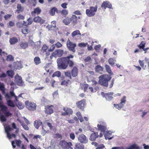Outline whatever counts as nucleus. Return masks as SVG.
<instances>
[{"label":"nucleus","mask_w":149,"mask_h":149,"mask_svg":"<svg viewBox=\"0 0 149 149\" xmlns=\"http://www.w3.org/2000/svg\"><path fill=\"white\" fill-rule=\"evenodd\" d=\"M71 73L72 77H75L77 76L78 74V69L76 67H74L73 68Z\"/></svg>","instance_id":"nucleus-25"},{"label":"nucleus","mask_w":149,"mask_h":149,"mask_svg":"<svg viewBox=\"0 0 149 149\" xmlns=\"http://www.w3.org/2000/svg\"><path fill=\"white\" fill-rule=\"evenodd\" d=\"M103 68L100 65H97L95 68V70L97 72H100L103 71Z\"/></svg>","instance_id":"nucleus-36"},{"label":"nucleus","mask_w":149,"mask_h":149,"mask_svg":"<svg viewBox=\"0 0 149 149\" xmlns=\"http://www.w3.org/2000/svg\"><path fill=\"white\" fill-rule=\"evenodd\" d=\"M56 47L57 48H59L61 47L63 45L60 42H58L55 44Z\"/></svg>","instance_id":"nucleus-59"},{"label":"nucleus","mask_w":149,"mask_h":149,"mask_svg":"<svg viewBox=\"0 0 149 149\" xmlns=\"http://www.w3.org/2000/svg\"><path fill=\"white\" fill-rule=\"evenodd\" d=\"M144 60L146 63L147 65V68L148 71H149V58H145Z\"/></svg>","instance_id":"nucleus-57"},{"label":"nucleus","mask_w":149,"mask_h":149,"mask_svg":"<svg viewBox=\"0 0 149 149\" xmlns=\"http://www.w3.org/2000/svg\"><path fill=\"white\" fill-rule=\"evenodd\" d=\"M42 124V123L40 120H36L34 122V126L37 129H38L40 126Z\"/></svg>","instance_id":"nucleus-28"},{"label":"nucleus","mask_w":149,"mask_h":149,"mask_svg":"<svg viewBox=\"0 0 149 149\" xmlns=\"http://www.w3.org/2000/svg\"><path fill=\"white\" fill-rule=\"evenodd\" d=\"M97 10V7L91 6L89 9H87L86 10V14L89 17H92L94 16L95 14V13Z\"/></svg>","instance_id":"nucleus-7"},{"label":"nucleus","mask_w":149,"mask_h":149,"mask_svg":"<svg viewBox=\"0 0 149 149\" xmlns=\"http://www.w3.org/2000/svg\"><path fill=\"white\" fill-rule=\"evenodd\" d=\"M73 149H84V146L80 143H77L75 144Z\"/></svg>","instance_id":"nucleus-27"},{"label":"nucleus","mask_w":149,"mask_h":149,"mask_svg":"<svg viewBox=\"0 0 149 149\" xmlns=\"http://www.w3.org/2000/svg\"><path fill=\"white\" fill-rule=\"evenodd\" d=\"M20 46L21 49H25L28 47V43L27 42H22L20 43Z\"/></svg>","instance_id":"nucleus-32"},{"label":"nucleus","mask_w":149,"mask_h":149,"mask_svg":"<svg viewBox=\"0 0 149 149\" xmlns=\"http://www.w3.org/2000/svg\"><path fill=\"white\" fill-rule=\"evenodd\" d=\"M76 105L77 107L79 109L84 110L86 105V100L83 99L76 102Z\"/></svg>","instance_id":"nucleus-9"},{"label":"nucleus","mask_w":149,"mask_h":149,"mask_svg":"<svg viewBox=\"0 0 149 149\" xmlns=\"http://www.w3.org/2000/svg\"><path fill=\"white\" fill-rule=\"evenodd\" d=\"M74 57V56L70 55L66 57H61L57 60L58 67L60 69H65L68 66V65L70 67H73L74 64L73 60L70 59Z\"/></svg>","instance_id":"nucleus-1"},{"label":"nucleus","mask_w":149,"mask_h":149,"mask_svg":"<svg viewBox=\"0 0 149 149\" xmlns=\"http://www.w3.org/2000/svg\"><path fill=\"white\" fill-rule=\"evenodd\" d=\"M33 21L34 22L40 23L42 24L44 23L45 20L38 16L34 17L33 19Z\"/></svg>","instance_id":"nucleus-21"},{"label":"nucleus","mask_w":149,"mask_h":149,"mask_svg":"<svg viewBox=\"0 0 149 149\" xmlns=\"http://www.w3.org/2000/svg\"><path fill=\"white\" fill-rule=\"evenodd\" d=\"M66 45L67 47L69 50L72 51L74 53L75 52V48L76 46V45L75 44L72 42L68 39L67 41Z\"/></svg>","instance_id":"nucleus-11"},{"label":"nucleus","mask_w":149,"mask_h":149,"mask_svg":"<svg viewBox=\"0 0 149 149\" xmlns=\"http://www.w3.org/2000/svg\"><path fill=\"white\" fill-rule=\"evenodd\" d=\"M70 138L72 140H74L75 138V135L73 133H71L70 134Z\"/></svg>","instance_id":"nucleus-64"},{"label":"nucleus","mask_w":149,"mask_h":149,"mask_svg":"<svg viewBox=\"0 0 149 149\" xmlns=\"http://www.w3.org/2000/svg\"><path fill=\"white\" fill-rule=\"evenodd\" d=\"M69 123H75V121H78V119L77 117L76 116L73 119H70L67 120Z\"/></svg>","instance_id":"nucleus-49"},{"label":"nucleus","mask_w":149,"mask_h":149,"mask_svg":"<svg viewBox=\"0 0 149 149\" xmlns=\"http://www.w3.org/2000/svg\"><path fill=\"white\" fill-rule=\"evenodd\" d=\"M77 35H81L79 31V30H75L72 33V36L73 38Z\"/></svg>","instance_id":"nucleus-41"},{"label":"nucleus","mask_w":149,"mask_h":149,"mask_svg":"<svg viewBox=\"0 0 149 149\" xmlns=\"http://www.w3.org/2000/svg\"><path fill=\"white\" fill-rule=\"evenodd\" d=\"M48 47L46 44H44L42 46V48L40 50V54H42L45 55L46 58H47L48 56L50 54V52L48 51Z\"/></svg>","instance_id":"nucleus-14"},{"label":"nucleus","mask_w":149,"mask_h":149,"mask_svg":"<svg viewBox=\"0 0 149 149\" xmlns=\"http://www.w3.org/2000/svg\"><path fill=\"white\" fill-rule=\"evenodd\" d=\"M113 105L114 107L119 109H121L123 107L124 105L120 102V104H114Z\"/></svg>","instance_id":"nucleus-47"},{"label":"nucleus","mask_w":149,"mask_h":149,"mask_svg":"<svg viewBox=\"0 0 149 149\" xmlns=\"http://www.w3.org/2000/svg\"><path fill=\"white\" fill-rule=\"evenodd\" d=\"M5 131L7 134V136L9 139H10L12 138H16V134L14 133L11 134L10 133V132L13 130V128H11L9 125H7L4 127Z\"/></svg>","instance_id":"nucleus-4"},{"label":"nucleus","mask_w":149,"mask_h":149,"mask_svg":"<svg viewBox=\"0 0 149 149\" xmlns=\"http://www.w3.org/2000/svg\"><path fill=\"white\" fill-rule=\"evenodd\" d=\"M60 12L61 15L65 16H66L68 14V11L65 9H63L61 11H60Z\"/></svg>","instance_id":"nucleus-51"},{"label":"nucleus","mask_w":149,"mask_h":149,"mask_svg":"<svg viewBox=\"0 0 149 149\" xmlns=\"http://www.w3.org/2000/svg\"><path fill=\"white\" fill-rule=\"evenodd\" d=\"M52 105L47 106L45 107V113L49 114H51L53 113V110L52 107Z\"/></svg>","instance_id":"nucleus-22"},{"label":"nucleus","mask_w":149,"mask_h":149,"mask_svg":"<svg viewBox=\"0 0 149 149\" xmlns=\"http://www.w3.org/2000/svg\"><path fill=\"white\" fill-rule=\"evenodd\" d=\"M17 18L18 20L24 19V17L23 15H19L17 16Z\"/></svg>","instance_id":"nucleus-63"},{"label":"nucleus","mask_w":149,"mask_h":149,"mask_svg":"<svg viewBox=\"0 0 149 149\" xmlns=\"http://www.w3.org/2000/svg\"><path fill=\"white\" fill-rule=\"evenodd\" d=\"M0 55L1 56H6L7 55V53L5 52H2V50L0 49Z\"/></svg>","instance_id":"nucleus-60"},{"label":"nucleus","mask_w":149,"mask_h":149,"mask_svg":"<svg viewBox=\"0 0 149 149\" xmlns=\"http://www.w3.org/2000/svg\"><path fill=\"white\" fill-rule=\"evenodd\" d=\"M16 25L17 26L18 28H21L22 27L23 25H24V23H22L20 22H18L16 24Z\"/></svg>","instance_id":"nucleus-61"},{"label":"nucleus","mask_w":149,"mask_h":149,"mask_svg":"<svg viewBox=\"0 0 149 149\" xmlns=\"http://www.w3.org/2000/svg\"><path fill=\"white\" fill-rule=\"evenodd\" d=\"M70 19L68 17H67L63 19V22L65 25H68L71 22Z\"/></svg>","instance_id":"nucleus-37"},{"label":"nucleus","mask_w":149,"mask_h":149,"mask_svg":"<svg viewBox=\"0 0 149 149\" xmlns=\"http://www.w3.org/2000/svg\"><path fill=\"white\" fill-rule=\"evenodd\" d=\"M104 137L106 139H111L113 138V136L110 137V135H111V134L107 130L104 133Z\"/></svg>","instance_id":"nucleus-26"},{"label":"nucleus","mask_w":149,"mask_h":149,"mask_svg":"<svg viewBox=\"0 0 149 149\" xmlns=\"http://www.w3.org/2000/svg\"><path fill=\"white\" fill-rule=\"evenodd\" d=\"M56 12L57 13H58V9L56 7H54L50 10L49 14L53 16L55 15Z\"/></svg>","instance_id":"nucleus-33"},{"label":"nucleus","mask_w":149,"mask_h":149,"mask_svg":"<svg viewBox=\"0 0 149 149\" xmlns=\"http://www.w3.org/2000/svg\"><path fill=\"white\" fill-rule=\"evenodd\" d=\"M64 51L63 50L61 49H57L52 53L50 57V59H52L54 57L56 58L57 56L58 57H61Z\"/></svg>","instance_id":"nucleus-8"},{"label":"nucleus","mask_w":149,"mask_h":149,"mask_svg":"<svg viewBox=\"0 0 149 149\" xmlns=\"http://www.w3.org/2000/svg\"><path fill=\"white\" fill-rule=\"evenodd\" d=\"M61 73L60 71H57L54 72L52 74V77H59L61 76Z\"/></svg>","instance_id":"nucleus-48"},{"label":"nucleus","mask_w":149,"mask_h":149,"mask_svg":"<svg viewBox=\"0 0 149 149\" xmlns=\"http://www.w3.org/2000/svg\"><path fill=\"white\" fill-rule=\"evenodd\" d=\"M25 104L26 108L30 111H34L36 110V104L33 102L26 100L25 102Z\"/></svg>","instance_id":"nucleus-6"},{"label":"nucleus","mask_w":149,"mask_h":149,"mask_svg":"<svg viewBox=\"0 0 149 149\" xmlns=\"http://www.w3.org/2000/svg\"><path fill=\"white\" fill-rule=\"evenodd\" d=\"M70 72L69 71H67L65 72V77L66 78H67V77H68L69 79H72V77L71 75Z\"/></svg>","instance_id":"nucleus-44"},{"label":"nucleus","mask_w":149,"mask_h":149,"mask_svg":"<svg viewBox=\"0 0 149 149\" xmlns=\"http://www.w3.org/2000/svg\"><path fill=\"white\" fill-rule=\"evenodd\" d=\"M41 12V10L39 7L34 8L33 11L31 12V14L32 16H35L36 15H38Z\"/></svg>","instance_id":"nucleus-18"},{"label":"nucleus","mask_w":149,"mask_h":149,"mask_svg":"<svg viewBox=\"0 0 149 149\" xmlns=\"http://www.w3.org/2000/svg\"><path fill=\"white\" fill-rule=\"evenodd\" d=\"M99 124L97 125L98 130L101 132L104 133L107 130L106 123L103 122H100Z\"/></svg>","instance_id":"nucleus-10"},{"label":"nucleus","mask_w":149,"mask_h":149,"mask_svg":"<svg viewBox=\"0 0 149 149\" xmlns=\"http://www.w3.org/2000/svg\"><path fill=\"white\" fill-rule=\"evenodd\" d=\"M139 147L135 144L130 146L127 149H138Z\"/></svg>","instance_id":"nucleus-55"},{"label":"nucleus","mask_w":149,"mask_h":149,"mask_svg":"<svg viewBox=\"0 0 149 149\" xmlns=\"http://www.w3.org/2000/svg\"><path fill=\"white\" fill-rule=\"evenodd\" d=\"M0 108L1 110L4 114L5 116L8 117L12 115V113L8 110V108L3 105L2 102H0Z\"/></svg>","instance_id":"nucleus-5"},{"label":"nucleus","mask_w":149,"mask_h":149,"mask_svg":"<svg viewBox=\"0 0 149 149\" xmlns=\"http://www.w3.org/2000/svg\"><path fill=\"white\" fill-rule=\"evenodd\" d=\"M139 62L140 66L143 69H145L146 68V65H144V63L143 61H141V60H139Z\"/></svg>","instance_id":"nucleus-45"},{"label":"nucleus","mask_w":149,"mask_h":149,"mask_svg":"<svg viewBox=\"0 0 149 149\" xmlns=\"http://www.w3.org/2000/svg\"><path fill=\"white\" fill-rule=\"evenodd\" d=\"M0 90L2 91V93L3 94H4L5 92V88H4V86L3 84H2L0 86Z\"/></svg>","instance_id":"nucleus-54"},{"label":"nucleus","mask_w":149,"mask_h":149,"mask_svg":"<svg viewBox=\"0 0 149 149\" xmlns=\"http://www.w3.org/2000/svg\"><path fill=\"white\" fill-rule=\"evenodd\" d=\"M99 136L98 132H94L91 134L89 139L91 141H95Z\"/></svg>","instance_id":"nucleus-24"},{"label":"nucleus","mask_w":149,"mask_h":149,"mask_svg":"<svg viewBox=\"0 0 149 149\" xmlns=\"http://www.w3.org/2000/svg\"><path fill=\"white\" fill-rule=\"evenodd\" d=\"M115 61L114 59L112 58H110L108 60V62L111 66L114 65Z\"/></svg>","instance_id":"nucleus-43"},{"label":"nucleus","mask_w":149,"mask_h":149,"mask_svg":"<svg viewBox=\"0 0 149 149\" xmlns=\"http://www.w3.org/2000/svg\"><path fill=\"white\" fill-rule=\"evenodd\" d=\"M146 42L144 41H142L140 43L139 45H138L137 46L140 49H143L145 47Z\"/></svg>","instance_id":"nucleus-42"},{"label":"nucleus","mask_w":149,"mask_h":149,"mask_svg":"<svg viewBox=\"0 0 149 149\" xmlns=\"http://www.w3.org/2000/svg\"><path fill=\"white\" fill-rule=\"evenodd\" d=\"M101 94L103 97H105L106 100H111L113 98V97L112 96L113 94V92H111L104 93L103 92H102Z\"/></svg>","instance_id":"nucleus-17"},{"label":"nucleus","mask_w":149,"mask_h":149,"mask_svg":"<svg viewBox=\"0 0 149 149\" xmlns=\"http://www.w3.org/2000/svg\"><path fill=\"white\" fill-rule=\"evenodd\" d=\"M15 95L13 91H11L10 92V94L7 93L5 95V97L6 100H10L11 97L15 96Z\"/></svg>","instance_id":"nucleus-30"},{"label":"nucleus","mask_w":149,"mask_h":149,"mask_svg":"<svg viewBox=\"0 0 149 149\" xmlns=\"http://www.w3.org/2000/svg\"><path fill=\"white\" fill-rule=\"evenodd\" d=\"M106 71L109 74V75L111 76L113 75V73L112 72L110 67L107 65H105Z\"/></svg>","instance_id":"nucleus-31"},{"label":"nucleus","mask_w":149,"mask_h":149,"mask_svg":"<svg viewBox=\"0 0 149 149\" xmlns=\"http://www.w3.org/2000/svg\"><path fill=\"white\" fill-rule=\"evenodd\" d=\"M104 146L103 144H100L98 146L96 149H102L104 147Z\"/></svg>","instance_id":"nucleus-62"},{"label":"nucleus","mask_w":149,"mask_h":149,"mask_svg":"<svg viewBox=\"0 0 149 149\" xmlns=\"http://www.w3.org/2000/svg\"><path fill=\"white\" fill-rule=\"evenodd\" d=\"M6 73L8 76L13 77L14 75V72L12 70H8Z\"/></svg>","instance_id":"nucleus-50"},{"label":"nucleus","mask_w":149,"mask_h":149,"mask_svg":"<svg viewBox=\"0 0 149 149\" xmlns=\"http://www.w3.org/2000/svg\"><path fill=\"white\" fill-rule=\"evenodd\" d=\"M15 81L16 84L20 86H24L25 84L21 76L17 74L15 77Z\"/></svg>","instance_id":"nucleus-13"},{"label":"nucleus","mask_w":149,"mask_h":149,"mask_svg":"<svg viewBox=\"0 0 149 149\" xmlns=\"http://www.w3.org/2000/svg\"><path fill=\"white\" fill-rule=\"evenodd\" d=\"M78 139L80 143L86 144L88 142V139L86 137L84 134L80 135L78 137Z\"/></svg>","instance_id":"nucleus-15"},{"label":"nucleus","mask_w":149,"mask_h":149,"mask_svg":"<svg viewBox=\"0 0 149 149\" xmlns=\"http://www.w3.org/2000/svg\"><path fill=\"white\" fill-rule=\"evenodd\" d=\"M28 2L29 4H32L34 6H36L37 3L36 0H28Z\"/></svg>","instance_id":"nucleus-46"},{"label":"nucleus","mask_w":149,"mask_h":149,"mask_svg":"<svg viewBox=\"0 0 149 149\" xmlns=\"http://www.w3.org/2000/svg\"><path fill=\"white\" fill-rule=\"evenodd\" d=\"M70 19L71 22L73 26L76 25L78 22L77 17L75 15H72Z\"/></svg>","instance_id":"nucleus-20"},{"label":"nucleus","mask_w":149,"mask_h":149,"mask_svg":"<svg viewBox=\"0 0 149 149\" xmlns=\"http://www.w3.org/2000/svg\"><path fill=\"white\" fill-rule=\"evenodd\" d=\"M7 100V104L8 106L12 107H14L15 106V104L13 101L10 100Z\"/></svg>","instance_id":"nucleus-39"},{"label":"nucleus","mask_w":149,"mask_h":149,"mask_svg":"<svg viewBox=\"0 0 149 149\" xmlns=\"http://www.w3.org/2000/svg\"><path fill=\"white\" fill-rule=\"evenodd\" d=\"M83 88L84 89V92L86 91L87 88L88 87V85L87 84H84L83 85Z\"/></svg>","instance_id":"nucleus-58"},{"label":"nucleus","mask_w":149,"mask_h":149,"mask_svg":"<svg viewBox=\"0 0 149 149\" xmlns=\"http://www.w3.org/2000/svg\"><path fill=\"white\" fill-rule=\"evenodd\" d=\"M101 7L104 8V9H106L107 8H111L112 5L109 1H104L102 4Z\"/></svg>","instance_id":"nucleus-23"},{"label":"nucleus","mask_w":149,"mask_h":149,"mask_svg":"<svg viewBox=\"0 0 149 149\" xmlns=\"http://www.w3.org/2000/svg\"><path fill=\"white\" fill-rule=\"evenodd\" d=\"M93 83V85H94L95 86V87L94 88V90H95V92H96L99 90L98 87L97 86H96L97 84V82L96 81H94Z\"/></svg>","instance_id":"nucleus-56"},{"label":"nucleus","mask_w":149,"mask_h":149,"mask_svg":"<svg viewBox=\"0 0 149 149\" xmlns=\"http://www.w3.org/2000/svg\"><path fill=\"white\" fill-rule=\"evenodd\" d=\"M18 42L17 38L15 37L10 38L9 42L11 45H14L16 43Z\"/></svg>","instance_id":"nucleus-29"},{"label":"nucleus","mask_w":149,"mask_h":149,"mask_svg":"<svg viewBox=\"0 0 149 149\" xmlns=\"http://www.w3.org/2000/svg\"><path fill=\"white\" fill-rule=\"evenodd\" d=\"M34 61L36 65H38L41 63L40 59L38 56L34 58Z\"/></svg>","instance_id":"nucleus-38"},{"label":"nucleus","mask_w":149,"mask_h":149,"mask_svg":"<svg viewBox=\"0 0 149 149\" xmlns=\"http://www.w3.org/2000/svg\"><path fill=\"white\" fill-rule=\"evenodd\" d=\"M63 109L65 111V112L62 113L61 114L62 116L70 115L72 114L73 111L71 109L68 108H66L65 107H63Z\"/></svg>","instance_id":"nucleus-16"},{"label":"nucleus","mask_w":149,"mask_h":149,"mask_svg":"<svg viewBox=\"0 0 149 149\" xmlns=\"http://www.w3.org/2000/svg\"><path fill=\"white\" fill-rule=\"evenodd\" d=\"M59 146L62 149H73L72 146H73L71 142H67L65 140L61 141L59 143Z\"/></svg>","instance_id":"nucleus-3"},{"label":"nucleus","mask_w":149,"mask_h":149,"mask_svg":"<svg viewBox=\"0 0 149 149\" xmlns=\"http://www.w3.org/2000/svg\"><path fill=\"white\" fill-rule=\"evenodd\" d=\"M22 143V141L20 140H16L12 141L11 144L13 148H16V146L15 145L16 144L17 147L20 148V145Z\"/></svg>","instance_id":"nucleus-19"},{"label":"nucleus","mask_w":149,"mask_h":149,"mask_svg":"<svg viewBox=\"0 0 149 149\" xmlns=\"http://www.w3.org/2000/svg\"><path fill=\"white\" fill-rule=\"evenodd\" d=\"M27 21H28L27 23L25 21H23L24 24L25 26H28L29 25L31 24L33 22L32 19L30 18H29L28 19Z\"/></svg>","instance_id":"nucleus-40"},{"label":"nucleus","mask_w":149,"mask_h":149,"mask_svg":"<svg viewBox=\"0 0 149 149\" xmlns=\"http://www.w3.org/2000/svg\"><path fill=\"white\" fill-rule=\"evenodd\" d=\"M17 9L16 10V12L18 14L23 11L24 9V8L23 7H22L21 4H17Z\"/></svg>","instance_id":"nucleus-34"},{"label":"nucleus","mask_w":149,"mask_h":149,"mask_svg":"<svg viewBox=\"0 0 149 149\" xmlns=\"http://www.w3.org/2000/svg\"><path fill=\"white\" fill-rule=\"evenodd\" d=\"M25 27H23L22 29V32L24 34H26L28 33L29 31L28 29V26H25Z\"/></svg>","instance_id":"nucleus-35"},{"label":"nucleus","mask_w":149,"mask_h":149,"mask_svg":"<svg viewBox=\"0 0 149 149\" xmlns=\"http://www.w3.org/2000/svg\"><path fill=\"white\" fill-rule=\"evenodd\" d=\"M21 125L22 126L24 129L26 130H29V127L28 126L26 125L24 123L20 122Z\"/></svg>","instance_id":"nucleus-53"},{"label":"nucleus","mask_w":149,"mask_h":149,"mask_svg":"<svg viewBox=\"0 0 149 149\" xmlns=\"http://www.w3.org/2000/svg\"><path fill=\"white\" fill-rule=\"evenodd\" d=\"M111 78V77L108 74H103L100 76L98 83L101 85L106 87L108 86V82Z\"/></svg>","instance_id":"nucleus-2"},{"label":"nucleus","mask_w":149,"mask_h":149,"mask_svg":"<svg viewBox=\"0 0 149 149\" xmlns=\"http://www.w3.org/2000/svg\"><path fill=\"white\" fill-rule=\"evenodd\" d=\"M13 60L14 58L11 55H9L7 56L6 60L7 61H11Z\"/></svg>","instance_id":"nucleus-52"},{"label":"nucleus","mask_w":149,"mask_h":149,"mask_svg":"<svg viewBox=\"0 0 149 149\" xmlns=\"http://www.w3.org/2000/svg\"><path fill=\"white\" fill-rule=\"evenodd\" d=\"M61 85L68 86L72 83L70 80L66 78L64 76H62L61 77Z\"/></svg>","instance_id":"nucleus-12"}]
</instances>
